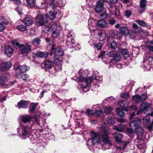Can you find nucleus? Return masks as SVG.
<instances>
[{
    "label": "nucleus",
    "instance_id": "obj_1",
    "mask_svg": "<svg viewBox=\"0 0 153 153\" xmlns=\"http://www.w3.org/2000/svg\"><path fill=\"white\" fill-rule=\"evenodd\" d=\"M90 134L91 139L89 140L88 141L91 140L93 145H99L101 142V138L105 144H108L110 146L112 145L108 137V133L107 129L103 128L99 133L91 131Z\"/></svg>",
    "mask_w": 153,
    "mask_h": 153
},
{
    "label": "nucleus",
    "instance_id": "obj_2",
    "mask_svg": "<svg viewBox=\"0 0 153 153\" xmlns=\"http://www.w3.org/2000/svg\"><path fill=\"white\" fill-rule=\"evenodd\" d=\"M17 135L22 139H26L31 137L30 140H34V138L32 136V133H35L36 130L33 129V126H25L22 124L17 128Z\"/></svg>",
    "mask_w": 153,
    "mask_h": 153
},
{
    "label": "nucleus",
    "instance_id": "obj_3",
    "mask_svg": "<svg viewBox=\"0 0 153 153\" xmlns=\"http://www.w3.org/2000/svg\"><path fill=\"white\" fill-rule=\"evenodd\" d=\"M88 73V71L87 70H83L82 69H80L78 73V74L76 75V76L74 77L75 80L78 82L79 83L80 82H85L88 83H91L92 79L96 80L98 82H100L97 80L98 76H94L93 74L92 78L91 77H87V74Z\"/></svg>",
    "mask_w": 153,
    "mask_h": 153
},
{
    "label": "nucleus",
    "instance_id": "obj_4",
    "mask_svg": "<svg viewBox=\"0 0 153 153\" xmlns=\"http://www.w3.org/2000/svg\"><path fill=\"white\" fill-rule=\"evenodd\" d=\"M126 128V126L123 123L120 124L118 127H116L114 129L117 131L113 134V137L115 139L116 142L117 143L120 142L122 138V134L120 132L118 131L122 132V131Z\"/></svg>",
    "mask_w": 153,
    "mask_h": 153
},
{
    "label": "nucleus",
    "instance_id": "obj_5",
    "mask_svg": "<svg viewBox=\"0 0 153 153\" xmlns=\"http://www.w3.org/2000/svg\"><path fill=\"white\" fill-rule=\"evenodd\" d=\"M32 119V117L30 115H20L18 119L19 126H20L21 124H22L25 126H33L30 123Z\"/></svg>",
    "mask_w": 153,
    "mask_h": 153
},
{
    "label": "nucleus",
    "instance_id": "obj_6",
    "mask_svg": "<svg viewBox=\"0 0 153 153\" xmlns=\"http://www.w3.org/2000/svg\"><path fill=\"white\" fill-rule=\"evenodd\" d=\"M44 3L53 10L55 9L56 7H62L64 5L63 0H45Z\"/></svg>",
    "mask_w": 153,
    "mask_h": 153
},
{
    "label": "nucleus",
    "instance_id": "obj_7",
    "mask_svg": "<svg viewBox=\"0 0 153 153\" xmlns=\"http://www.w3.org/2000/svg\"><path fill=\"white\" fill-rule=\"evenodd\" d=\"M41 112L39 111L34 116L35 123L41 127L44 126L46 124V120L44 118H40Z\"/></svg>",
    "mask_w": 153,
    "mask_h": 153
},
{
    "label": "nucleus",
    "instance_id": "obj_8",
    "mask_svg": "<svg viewBox=\"0 0 153 153\" xmlns=\"http://www.w3.org/2000/svg\"><path fill=\"white\" fill-rule=\"evenodd\" d=\"M55 45H53L51 48V52L50 55H54L55 58L56 59H57L59 57H60L63 54V52L62 49L61 48H58L55 50Z\"/></svg>",
    "mask_w": 153,
    "mask_h": 153
},
{
    "label": "nucleus",
    "instance_id": "obj_9",
    "mask_svg": "<svg viewBox=\"0 0 153 153\" xmlns=\"http://www.w3.org/2000/svg\"><path fill=\"white\" fill-rule=\"evenodd\" d=\"M108 10L111 15H114L116 17H117L119 19L120 18L119 10L116 6L114 4H110Z\"/></svg>",
    "mask_w": 153,
    "mask_h": 153
},
{
    "label": "nucleus",
    "instance_id": "obj_10",
    "mask_svg": "<svg viewBox=\"0 0 153 153\" xmlns=\"http://www.w3.org/2000/svg\"><path fill=\"white\" fill-rule=\"evenodd\" d=\"M47 22L46 16L42 14L38 15L36 19V23L38 26H42Z\"/></svg>",
    "mask_w": 153,
    "mask_h": 153
},
{
    "label": "nucleus",
    "instance_id": "obj_11",
    "mask_svg": "<svg viewBox=\"0 0 153 153\" xmlns=\"http://www.w3.org/2000/svg\"><path fill=\"white\" fill-rule=\"evenodd\" d=\"M135 129V132L138 137L139 145H140L144 143V141L140 139V137L143 135V128L140 126H139Z\"/></svg>",
    "mask_w": 153,
    "mask_h": 153
},
{
    "label": "nucleus",
    "instance_id": "obj_12",
    "mask_svg": "<svg viewBox=\"0 0 153 153\" xmlns=\"http://www.w3.org/2000/svg\"><path fill=\"white\" fill-rule=\"evenodd\" d=\"M21 53L22 54L28 53L31 50V46L28 44H21L19 46Z\"/></svg>",
    "mask_w": 153,
    "mask_h": 153
},
{
    "label": "nucleus",
    "instance_id": "obj_13",
    "mask_svg": "<svg viewBox=\"0 0 153 153\" xmlns=\"http://www.w3.org/2000/svg\"><path fill=\"white\" fill-rule=\"evenodd\" d=\"M60 27L56 24L53 25L51 27V30L52 32V36L53 37H57L60 33Z\"/></svg>",
    "mask_w": 153,
    "mask_h": 153
},
{
    "label": "nucleus",
    "instance_id": "obj_14",
    "mask_svg": "<svg viewBox=\"0 0 153 153\" xmlns=\"http://www.w3.org/2000/svg\"><path fill=\"white\" fill-rule=\"evenodd\" d=\"M107 55L108 56L113 58V59L115 62H118L121 59L120 55L118 53H116L113 51H110L108 52Z\"/></svg>",
    "mask_w": 153,
    "mask_h": 153
},
{
    "label": "nucleus",
    "instance_id": "obj_15",
    "mask_svg": "<svg viewBox=\"0 0 153 153\" xmlns=\"http://www.w3.org/2000/svg\"><path fill=\"white\" fill-rule=\"evenodd\" d=\"M104 0H99L97 2L94 9L96 12L100 13L104 9Z\"/></svg>",
    "mask_w": 153,
    "mask_h": 153
},
{
    "label": "nucleus",
    "instance_id": "obj_16",
    "mask_svg": "<svg viewBox=\"0 0 153 153\" xmlns=\"http://www.w3.org/2000/svg\"><path fill=\"white\" fill-rule=\"evenodd\" d=\"M141 122L140 119L135 118L133 120L131 121L129 123L130 127L131 128L135 129L139 126Z\"/></svg>",
    "mask_w": 153,
    "mask_h": 153
},
{
    "label": "nucleus",
    "instance_id": "obj_17",
    "mask_svg": "<svg viewBox=\"0 0 153 153\" xmlns=\"http://www.w3.org/2000/svg\"><path fill=\"white\" fill-rule=\"evenodd\" d=\"M151 104H150L144 102L140 105V110L144 114H146V113L149 110L151 107Z\"/></svg>",
    "mask_w": 153,
    "mask_h": 153
},
{
    "label": "nucleus",
    "instance_id": "obj_18",
    "mask_svg": "<svg viewBox=\"0 0 153 153\" xmlns=\"http://www.w3.org/2000/svg\"><path fill=\"white\" fill-rule=\"evenodd\" d=\"M12 66L10 62H5L1 63L0 65V68L3 71H5L9 69Z\"/></svg>",
    "mask_w": 153,
    "mask_h": 153
},
{
    "label": "nucleus",
    "instance_id": "obj_19",
    "mask_svg": "<svg viewBox=\"0 0 153 153\" xmlns=\"http://www.w3.org/2000/svg\"><path fill=\"white\" fill-rule=\"evenodd\" d=\"M71 35L70 34H68L67 36V40L66 42V44L67 46L70 48H73L74 43H75V41L72 38H71Z\"/></svg>",
    "mask_w": 153,
    "mask_h": 153
},
{
    "label": "nucleus",
    "instance_id": "obj_20",
    "mask_svg": "<svg viewBox=\"0 0 153 153\" xmlns=\"http://www.w3.org/2000/svg\"><path fill=\"white\" fill-rule=\"evenodd\" d=\"M7 23L4 17H0V31L3 30L6 27Z\"/></svg>",
    "mask_w": 153,
    "mask_h": 153
},
{
    "label": "nucleus",
    "instance_id": "obj_21",
    "mask_svg": "<svg viewBox=\"0 0 153 153\" xmlns=\"http://www.w3.org/2000/svg\"><path fill=\"white\" fill-rule=\"evenodd\" d=\"M146 0H140V8L139 11L140 14H141L146 10Z\"/></svg>",
    "mask_w": 153,
    "mask_h": 153
},
{
    "label": "nucleus",
    "instance_id": "obj_22",
    "mask_svg": "<svg viewBox=\"0 0 153 153\" xmlns=\"http://www.w3.org/2000/svg\"><path fill=\"white\" fill-rule=\"evenodd\" d=\"M15 68L16 70H19L20 72L22 73L25 72L30 69V67L28 66L27 67L26 65L22 66L20 65H15Z\"/></svg>",
    "mask_w": 153,
    "mask_h": 153
},
{
    "label": "nucleus",
    "instance_id": "obj_23",
    "mask_svg": "<svg viewBox=\"0 0 153 153\" xmlns=\"http://www.w3.org/2000/svg\"><path fill=\"white\" fill-rule=\"evenodd\" d=\"M79 84H81L82 85L81 89L83 91L86 92L89 90L90 88V84L91 83H88L85 82H80Z\"/></svg>",
    "mask_w": 153,
    "mask_h": 153
},
{
    "label": "nucleus",
    "instance_id": "obj_24",
    "mask_svg": "<svg viewBox=\"0 0 153 153\" xmlns=\"http://www.w3.org/2000/svg\"><path fill=\"white\" fill-rule=\"evenodd\" d=\"M88 28L92 31L95 30V27L96 25V22L94 20L90 19L88 21Z\"/></svg>",
    "mask_w": 153,
    "mask_h": 153
},
{
    "label": "nucleus",
    "instance_id": "obj_25",
    "mask_svg": "<svg viewBox=\"0 0 153 153\" xmlns=\"http://www.w3.org/2000/svg\"><path fill=\"white\" fill-rule=\"evenodd\" d=\"M7 81V78L4 75H0V85L5 87L7 86L5 82Z\"/></svg>",
    "mask_w": 153,
    "mask_h": 153
},
{
    "label": "nucleus",
    "instance_id": "obj_26",
    "mask_svg": "<svg viewBox=\"0 0 153 153\" xmlns=\"http://www.w3.org/2000/svg\"><path fill=\"white\" fill-rule=\"evenodd\" d=\"M17 105L19 109L26 108L28 105V103L26 101L21 100L17 103Z\"/></svg>",
    "mask_w": 153,
    "mask_h": 153
},
{
    "label": "nucleus",
    "instance_id": "obj_27",
    "mask_svg": "<svg viewBox=\"0 0 153 153\" xmlns=\"http://www.w3.org/2000/svg\"><path fill=\"white\" fill-rule=\"evenodd\" d=\"M4 52L8 57H10L13 53V51L12 48L9 46L5 47Z\"/></svg>",
    "mask_w": 153,
    "mask_h": 153
},
{
    "label": "nucleus",
    "instance_id": "obj_28",
    "mask_svg": "<svg viewBox=\"0 0 153 153\" xmlns=\"http://www.w3.org/2000/svg\"><path fill=\"white\" fill-rule=\"evenodd\" d=\"M23 22L27 26L31 25L33 23V21L31 18L28 16H26L23 20Z\"/></svg>",
    "mask_w": 153,
    "mask_h": 153
},
{
    "label": "nucleus",
    "instance_id": "obj_29",
    "mask_svg": "<svg viewBox=\"0 0 153 153\" xmlns=\"http://www.w3.org/2000/svg\"><path fill=\"white\" fill-rule=\"evenodd\" d=\"M119 30L124 35H127L129 33V30L127 27L124 26L120 27Z\"/></svg>",
    "mask_w": 153,
    "mask_h": 153
},
{
    "label": "nucleus",
    "instance_id": "obj_30",
    "mask_svg": "<svg viewBox=\"0 0 153 153\" xmlns=\"http://www.w3.org/2000/svg\"><path fill=\"white\" fill-rule=\"evenodd\" d=\"M120 52L124 57V59H126L129 56V52L125 49H121L119 50Z\"/></svg>",
    "mask_w": 153,
    "mask_h": 153
},
{
    "label": "nucleus",
    "instance_id": "obj_31",
    "mask_svg": "<svg viewBox=\"0 0 153 153\" xmlns=\"http://www.w3.org/2000/svg\"><path fill=\"white\" fill-rule=\"evenodd\" d=\"M36 55L38 57L45 58L47 57L48 54L47 52L39 51L36 53Z\"/></svg>",
    "mask_w": 153,
    "mask_h": 153
},
{
    "label": "nucleus",
    "instance_id": "obj_32",
    "mask_svg": "<svg viewBox=\"0 0 153 153\" xmlns=\"http://www.w3.org/2000/svg\"><path fill=\"white\" fill-rule=\"evenodd\" d=\"M53 10L54 12H53L52 11H50L48 13V17L49 19L51 20H52L54 19L55 17V15L57 13V12L56 11H54Z\"/></svg>",
    "mask_w": 153,
    "mask_h": 153
},
{
    "label": "nucleus",
    "instance_id": "obj_33",
    "mask_svg": "<svg viewBox=\"0 0 153 153\" xmlns=\"http://www.w3.org/2000/svg\"><path fill=\"white\" fill-rule=\"evenodd\" d=\"M97 24L100 27H105L107 26V23L105 20H100L97 22Z\"/></svg>",
    "mask_w": 153,
    "mask_h": 153
},
{
    "label": "nucleus",
    "instance_id": "obj_34",
    "mask_svg": "<svg viewBox=\"0 0 153 153\" xmlns=\"http://www.w3.org/2000/svg\"><path fill=\"white\" fill-rule=\"evenodd\" d=\"M99 39L100 41L104 40L106 39V34L104 32H102L101 31L99 32L98 33Z\"/></svg>",
    "mask_w": 153,
    "mask_h": 153
},
{
    "label": "nucleus",
    "instance_id": "obj_35",
    "mask_svg": "<svg viewBox=\"0 0 153 153\" xmlns=\"http://www.w3.org/2000/svg\"><path fill=\"white\" fill-rule=\"evenodd\" d=\"M52 62L50 60H47L45 62V66L46 68L50 69L52 68Z\"/></svg>",
    "mask_w": 153,
    "mask_h": 153
},
{
    "label": "nucleus",
    "instance_id": "obj_36",
    "mask_svg": "<svg viewBox=\"0 0 153 153\" xmlns=\"http://www.w3.org/2000/svg\"><path fill=\"white\" fill-rule=\"evenodd\" d=\"M54 62L57 63L59 61L58 59H55L54 60ZM55 69L56 71H61L62 70V65L61 63L60 64H57L56 63V65L55 67Z\"/></svg>",
    "mask_w": 153,
    "mask_h": 153
},
{
    "label": "nucleus",
    "instance_id": "obj_37",
    "mask_svg": "<svg viewBox=\"0 0 153 153\" xmlns=\"http://www.w3.org/2000/svg\"><path fill=\"white\" fill-rule=\"evenodd\" d=\"M143 123L144 124H148L150 122V119L148 116H144L143 118Z\"/></svg>",
    "mask_w": 153,
    "mask_h": 153
},
{
    "label": "nucleus",
    "instance_id": "obj_38",
    "mask_svg": "<svg viewBox=\"0 0 153 153\" xmlns=\"http://www.w3.org/2000/svg\"><path fill=\"white\" fill-rule=\"evenodd\" d=\"M28 6L33 8L35 6V0H26Z\"/></svg>",
    "mask_w": 153,
    "mask_h": 153
},
{
    "label": "nucleus",
    "instance_id": "obj_39",
    "mask_svg": "<svg viewBox=\"0 0 153 153\" xmlns=\"http://www.w3.org/2000/svg\"><path fill=\"white\" fill-rule=\"evenodd\" d=\"M133 101L136 103H138L140 102V96L138 95H135L132 97Z\"/></svg>",
    "mask_w": 153,
    "mask_h": 153
},
{
    "label": "nucleus",
    "instance_id": "obj_40",
    "mask_svg": "<svg viewBox=\"0 0 153 153\" xmlns=\"http://www.w3.org/2000/svg\"><path fill=\"white\" fill-rule=\"evenodd\" d=\"M17 29L20 31H24L26 29V27L22 24L20 25L17 26Z\"/></svg>",
    "mask_w": 153,
    "mask_h": 153
},
{
    "label": "nucleus",
    "instance_id": "obj_41",
    "mask_svg": "<svg viewBox=\"0 0 153 153\" xmlns=\"http://www.w3.org/2000/svg\"><path fill=\"white\" fill-rule=\"evenodd\" d=\"M107 122L109 123L114 125L115 122V120L114 118L111 116H109L107 120Z\"/></svg>",
    "mask_w": 153,
    "mask_h": 153
},
{
    "label": "nucleus",
    "instance_id": "obj_42",
    "mask_svg": "<svg viewBox=\"0 0 153 153\" xmlns=\"http://www.w3.org/2000/svg\"><path fill=\"white\" fill-rule=\"evenodd\" d=\"M41 40L38 38H36L32 40L31 41L32 44L39 45L40 43Z\"/></svg>",
    "mask_w": 153,
    "mask_h": 153
},
{
    "label": "nucleus",
    "instance_id": "obj_43",
    "mask_svg": "<svg viewBox=\"0 0 153 153\" xmlns=\"http://www.w3.org/2000/svg\"><path fill=\"white\" fill-rule=\"evenodd\" d=\"M37 105L35 103H32L29 108V111L32 112L36 107Z\"/></svg>",
    "mask_w": 153,
    "mask_h": 153
},
{
    "label": "nucleus",
    "instance_id": "obj_44",
    "mask_svg": "<svg viewBox=\"0 0 153 153\" xmlns=\"http://www.w3.org/2000/svg\"><path fill=\"white\" fill-rule=\"evenodd\" d=\"M114 33L117 38H121L123 35L120 31L117 30L114 31Z\"/></svg>",
    "mask_w": 153,
    "mask_h": 153
},
{
    "label": "nucleus",
    "instance_id": "obj_45",
    "mask_svg": "<svg viewBox=\"0 0 153 153\" xmlns=\"http://www.w3.org/2000/svg\"><path fill=\"white\" fill-rule=\"evenodd\" d=\"M149 61L146 60L145 61L144 63L143 64V66L146 69V71H148L149 70V69L150 67V66L149 64Z\"/></svg>",
    "mask_w": 153,
    "mask_h": 153
},
{
    "label": "nucleus",
    "instance_id": "obj_46",
    "mask_svg": "<svg viewBox=\"0 0 153 153\" xmlns=\"http://www.w3.org/2000/svg\"><path fill=\"white\" fill-rule=\"evenodd\" d=\"M50 30H51V28L46 25L43 26L42 29V31L45 33H48Z\"/></svg>",
    "mask_w": 153,
    "mask_h": 153
},
{
    "label": "nucleus",
    "instance_id": "obj_47",
    "mask_svg": "<svg viewBox=\"0 0 153 153\" xmlns=\"http://www.w3.org/2000/svg\"><path fill=\"white\" fill-rule=\"evenodd\" d=\"M136 22L140 26L145 27L146 26V23L143 21L137 20Z\"/></svg>",
    "mask_w": 153,
    "mask_h": 153
},
{
    "label": "nucleus",
    "instance_id": "obj_48",
    "mask_svg": "<svg viewBox=\"0 0 153 153\" xmlns=\"http://www.w3.org/2000/svg\"><path fill=\"white\" fill-rule=\"evenodd\" d=\"M118 108L117 109L116 111L117 113L118 116L120 117H123L125 115L124 113L122 111H118Z\"/></svg>",
    "mask_w": 153,
    "mask_h": 153
},
{
    "label": "nucleus",
    "instance_id": "obj_49",
    "mask_svg": "<svg viewBox=\"0 0 153 153\" xmlns=\"http://www.w3.org/2000/svg\"><path fill=\"white\" fill-rule=\"evenodd\" d=\"M96 116L97 117H100L102 114L103 112L102 110H97L95 112Z\"/></svg>",
    "mask_w": 153,
    "mask_h": 153
},
{
    "label": "nucleus",
    "instance_id": "obj_50",
    "mask_svg": "<svg viewBox=\"0 0 153 153\" xmlns=\"http://www.w3.org/2000/svg\"><path fill=\"white\" fill-rule=\"evenodd\" d=\"M112 108L109 107H105L104 109L105 112V113L108 114L109 113L111 112Z\"/></svg>",
    "mask_w": 153,
    "mask_h": 153
},
{
    "label": "nucleus",
    "instance_id": "obj_51",
    "mask_svg": "<svg viewBox=\"0 0 153 153\" xmlns=\"http://www.w3.org/2000/svg\"><path fill=\"white\" fill-rule=\"evenodd\" d=\"M129 103L128 102H126L125 104H124L123 105V110L126 111H128L129 110V108L128 107Z\"/></svg>",
    "mask_w": 153,
    "mask_h": 153
},
{
    "label": "nucleus",
    "instance_id": "obj_52",
    "mask_svg": "<svg viewBox=\"0 0 153 153\" xmlns=\"http://www.w3.org/2000/svg\"><path fill=\"white\" fill-rule=\"evenodd\" d=\"M131 11L129 10H126L125 12V16L127 18H129L131 15Z\"/></svg>",
    "mask_w": 153,
    "mask_h": 153
},
{
    "label": "nucleus",
    "instance_id": "obj_53",
    "mask_svg": "<svg viewBox=\"0 0 153 153\" xmlns=\"http://www.w3.org/2000/svg\"><path fill=\"white\" fill-rule=\"evenodd\" d=\"M29 76L27 74H24L22 76V78L24 80L27 81L29 79Z\"/></svg>",
    "mask_w": 153,
    "mask_h": 153
},
{
    "label": "nucleus",
    "instance_id": "obj_54",
    "mask_svg": "<svg viewBox=\"0 0 153 153\" xmlns=\"http://www.w3.org/2000/svg\"><path fill=\"white\" fill-rule=\"evenodd\" d=\"M147 96L145 94H142L141 96H140V102H143L145 101L146 99Z\"/></svg>",
    "mask_w": 153,
    "mask_h": 153
},
{
    "label": "nucleus",
    "instance_id": "obj_55",
    "mask_svg": "<svg viewBox=\"0 0 153 153\" xmlns=\"http://www.w3.org/2000/svg\"><path fill=\"white\" fill-rule=\"evenodd\" d=\"M111 48L116 49L117 48V44L114 41L112 42L111 45Z\"/></svg>",
    "mask_w": 153,
    "mask_h": 153
},
{
    "label": "nucleus",
    "instance_id": "obj_56",
    "mask_svg": "<svg viewBox=\"0 0 153 153\" xmlns=\"http://www.w3.org/2000/svg\"><path fill=\"white\" fill-rule=\"evenodd\" d=\"M132 128L133 129V128H127L126 129V131L127 133L128 134H131L134 133V131Z\"/></svg>",
    "mask_w": 153,
    "mask_h": 153
},
{
    "label": "nucleus",
    "instance_id": "obj_57",
    "mask_svg": "<svg viewBox=\"0 0 153 153\" xmlns=\"http://www.w3.org/2000/svg\"><path fill=\"white\" fill-rule=\"evenodd\" d=\"M129 96V94L128 93H125L120 94V97L122 98H127Z\"/></svg>",
    "mask_w": 153,
    "mask_h": 153
},
{
    "label": "nucleus",
    "instance_id": "obj_58",
    "mask_svg": "<svg viewBox=\"0 0 153 153\" xmlns=\"http://www.w3.org/2000/svg\"><path fill=\"white\" fill-rule=\"evenodd\" d=\"M140 34L143 37H145L148 35V32L146 30L142 31L141 32Z\"/></svg>",
    "mask_w": 153,
    "mask_h": 153
},
{
    "label": "nucleus",
    "instance_id": "obj_59",
    "mask_svg": "<svg viewBox=\"0 0 153 153\" xmlns=\"http://www.w3.org/2000/svg\"><path fill=\"white\" fill-rule=\"evenodd\" d=\"M12 44L14 46H17L19 47V43L18 42L17 40H13L11 42Z\"/></svg>",
    "mask_w": 153,
    "mask_h": 153
},
{
    "label": "nucleus",
    "instance_id": "obj_60",
    "mask_svg": "<svg viewBox=\"0 0 153 153\" xmlns=\"http://www.w3.org/2000/svg\"><path fill=\"white\" fill-rule=\"evenodd\" d=\"M94 47L96 48L97 50H99L101 48L102 44L100 43H98L97 44H94Z\"/></svg>",
    "mask_w": 153,
    "mask_h": 153
},
{
    "label": "nucleus",
    "instance_id": "obj_61",
    "mask_svg": "<svg viewBox=\"0 0 153 153\" xmlns=\"http://www.w3.org/2000/svg\"><path fill=\"white\" fill-rule=\"evenodd\" d=\"M86 111L88 115H93L94 113V111L93 110H90L89 109H87Z\"/></svg>",
    "mask_w": 153,
    "mask_h": 153
},
{
    "label": "nucleus",
    "instance_id": "obj_62",
    "mask_svg": "<svg viewBox=\"0 0 153 153\" xmlns=\"http://www.w3.org/2000/svg\"><path fill=\"white\" fill-rule=\"evenodd\" d=\"M106 52L105 51L101 52L100 54L98 56V57H101L102 59L104 57Z\"/></svg>",
    "mask_w": 153,
    "mask_h": 153
},
{
    "label": "nucleus",
    "instance_id": "obj_63",
    "mask_svg": "<svg viewBox=\"0 0 153 153\" xmlns=\"http://www.w3.org/2000/svg\"><path fill=\"white\" fill-rule=\"evenodd\" d=\"M100 16L101 17H102V19H106V18H107L108 17V15L105 13H102L101 14Z\"/></svg>",
    "mask_w": 153,
    "mask_h": 153
},
{
    "label": "nucleus",
    "instance_id": "obj_64",
    "mask_svg": "<svg viewBox=\"0 0 153 153\" xmlns=\"http://www.w3.org/2000/svg\"><path fill=\"white\" fill-rule=\"evenodd\" d=\"M136 35V33L135 32H133L131 33L130 34V37L132 39H134Z\"/></svg>",
    "mask_w": 153,
    "mask_h": 153
}]
</instances>
